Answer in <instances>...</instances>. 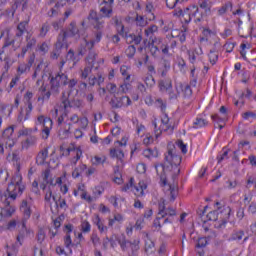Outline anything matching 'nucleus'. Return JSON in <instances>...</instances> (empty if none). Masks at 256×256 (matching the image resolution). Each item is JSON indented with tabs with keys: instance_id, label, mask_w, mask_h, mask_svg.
<instances>
[{
	"instance_id": "obj_1",
	"label": "nucleus",
	"mask_w": 256,
	"mask_h": 256,
	"mask_svg": "<svg viewBox=\"0 0 256 256\" xmlns=\"http://www.w3.org/2000/svg\"><path fill=\"white\" fill-rule=\"evenodd\" d=\"M167 153L165 154V162L163 164H156L155 169L157 175L160 176V181L164 187L170 191V201H175L177 197V184L175 183V177L179 175L181 165V156L177 154L175 145L168 144Z\"/></svg>"
},
{
	"instance_id": "obj_2",
	"label": "nucleus",
	"mask_w": 256,
	"mask_h": 256,
	"mask_svg": "<svg viewBox=\"0 0 256 256\" xmlns=\"http://www.w3.org/2000/svg\"><path fill=\"white\" fill-rule=\"evenodd\" d=\"M23 183V177H21V174L17 173L13 176L10 184L8 185V188L6 190V193L4 195H1V201L2 203H5L6 207L0 208V222L6 221L15 213V208L12 206H9V199H12V201H15L17 199V195L19 193H23L25 191V185Z\"/></svg>"
},
{
	"instance_id": "obj_3",
	"label": "nucleus",
	"mask_w": 256,
	"mask_h": 256,
	"mask_svg": "<svg viewBox=\"0 0 256 256\" xmlns=\"http://www.w3.org/2000/svg\"><path fill=\"white\" fill-rule=\"evenodd\" d=\"M85 33V22H81L80 25L72 22L68 26L67 31L60 34L58 37V43L63 45V43H65L66 37H72L73 39H81V37H83L80 47L78 48V53L79 55H85L87 51H91V49L95 47V41L89 38V36Z\"/></svg>"
},
{
	"instance_id": "obj_4",
	"label": "nucleus",
	"mask_w": 256,
	"mask_h": 256,
	"mask_svg": "<svg viewBox=\"0 0 256 256\" xmlns=\"http://www.w3.org/2000/svg\"><path fill=\"white\" fill-rule=\"evenodd\" d=\"M51 93H54L57 95L59 93V83L61 85H68V87H75L77 85V80L76 79H70L67 77L65 74L59 73L57 76L51 79Z\"/></svg>"
},
{
	"instance_id": "obj_5",
	"label": "nucleus",
	"mask_w": 256,
	"mask_h": 256,
	"mask_svg": "<svg viewBox=\"0 0 256 256\" xmlns=\"http://www.w3.org/2000/svg\"><path fill=\"white\" fill-rule=\"evenodd\" d=\"M64 179L65 177L55 178V176L51 174V170L46 169L44 172H42L40 177V189L45 191V189H47V185H52V187H55V185H61Z\"/></svg>"
},
{
	"instance_id": "obj_6",
	"label": "nucleus",
	"mask_w": 256,
	"mask_h": 256,
	"mask_svg": "<svg viewBox=\"0 0 256 256\" xmlns=\"http://www.w3.org/2000/svg\"><path fill=\"white\" fill-rule=\"evenodd\" d=\"M205 45H213L217 47L219 45V37L217 33L209 29L203 30V37L200 38V47H205Z\"/></svg>"
},
{
	"instance_id": "obj_7",
	"label": "nucleus",
	"mask_w": 256,
	"mask_h": 256,
	"mask_svg": "<svg viewBox=\"0 0 256 256\" xmlns=\"http://www.w3.org/2000/svg\"><path fill=\"white\" fill-rule=\"evenodd\" d=\"M160 49L164 55H167V53H169V45L167 44V40L155 37L154 39H152L150 45V51L152 55H157Z\"/></svg>"
},
{
	"instance_id": "obj_8",
	"label": "nucleus",
	"mask_w": 256,
	"mask_h": 256,
	"mask_svg": "<svg viewBox=\"0 0 256 256\" xmlns=\"http://www.w3.org/2000/svg\"><path fill=\"white\" fill-rule=\"evenodd\" d=\"M154 133L156 137H159L163 131H168L171 128V124H169V116L164 114L161 117V120L155 118L153 120Z\"/></svg>"
},
{
	"instance_id": "obj_9",
	"label": "nucleus",
	"mask_w": 256,
	"mask_h": 256,
	"mask_svg": "<svg viewBox=\"0 0 256 256\" xmlns=\"http://www.w3.org/2000/svg\"><path fill=\"white\" fill-rule=\"evenodd\" d=\"M38 123L42 125V137L43 139H49V135L51 133V130L53 129V120L49 117H45L43 115L38 116L37 118Z\"/></svg>"
},
{
	"instance_id": "obj_10",
	"label": "nucleus",
	"mask_w": 256,
	"mask_h": 256,
	"mask_svg": "<svg viewBox=\"0 0 256 256\" xmlns=\"http://www.w3.org/2000/svg\"><path fill=\"white\" fill-rule=\"evenodd\" d=\"M95 61H97V54L90 53L89 56L87 57L86 66L80 70L82 79H87V77L91 75V71L93 67H95Z\"/></svg>"
},
{
	"instance_id": "obj_11",
	"label": "nucleus",
	"mask_w": 256,
	"mask_h": 256,
	"mask_svg": "<svg viewBox=\"0 0 256 256\" xmlns=\"http://www.w3.org/2000/svg\"><path fill=\"white\" fill-rule=\"evenodd\" d=\"M115 0H99L100 17H111L113 15V3Z\"/></svg>"
},
{
	"instance_id": "obj_12",
	"label": "nucleus",
	"mask_w": 256,
	"mask_h": 256,
	"mask_svg": "<svg viewBox=\"0 0 256 256\" xmlns=\"http://www.w3.org/2000/svg\"><path fill=\"white\" fill-rule=\"evenodd\" d=\"M59 127V137L61 139H67L69 137V132L71 131V123L65 122V117L60 116L58 118Z\"/></svg>"
},
{
	"instance_id": "obj_13",
	"label": "nucleus",
	"mask_w": 256,
	"mask_h": 256,
	"mask_svg": "<svg viewBox=\"0 0 256 256\" xmlns=\"http://www.w3.org/2000/svg\"><path fill=\"white\" fill-rule=\"evenodd\" d=\"M9 47H13L15 51L16 49H19V47H21V42L20 41L16 42L15 40L6 42V45L3 47V50L0 53V60L5 61V63L9 62V53H8Z\"/></svg>"
},
{
	"instance_id": "obj_14",
	"label": "nucleus",
	"mask_w": 256,
	"mask_h": 256,
	"mask_svg": "<svg viewBox=\"0 0 256 256\" xmlns=\"http://www.w3.org/2000/svg\"><path fill=\"white\" fill-rule=\"evenodd\" d=\"M131 98L128 96L114 97L111 99V105L114 109H121L122 107H129L131 105Z\"/></svg>"
},
{
	"instance_id": "obj_15",
	"label": "nucleus",
	"mask_w": 256,
	"mask_h": 256,
	"mask_svg": "<svg viewBox=\"0 0 256 256\" xmlns=\"http://www.w3.org/2000/svg\"><path fill=\"white\" fill-rule=\"evenodd\" d=\"M176 91L178 92V95L182 99H187L193 95V91L191 90V87L188 86V84L177 82L176 83Z\"/></svg>"
},
{
	"instance_id": "obj_16",
	"label": "nucleus",
	"mask_w": 256,
	"mask_h": 256,
	"mask_svg": "<svg viewBox=\"0 0 256 256\" xmlns=\"http://www.w3.org/2000/svg\"><path fill=\"white\" fill-rule=\"evenodd\" d=\"M216 207H217L216 211L218 212L219 221H222L223 223H225V221H227V219H229L231 215V207L221 206V203L219 202L216 203Z\"/></svg>"
},
{
	"instance_id": "obj_17",
	"label": "nucleus",
	"mask_w": 256,
	"mask_h": 256,
	"mask_svg": "<svg viewBox=\"0 0 256 256\" xmlns=\"http://www.w3.org/2000/svg\"><path fill=\"white\" fill-rule=\"evenodd\" d=\"M174 17H181L184 23H190L193 19V16L191 14V6L185 8L184 10H182L181 8L176 9L174 11Z\"/></svg>"
},
{
	"instance_id": "obj_18",
	"label": "nucleus",
	"mask_w": 256,
	"mask_h": 256,
	"mask_svg": "<svg viewBox=\"0 0 256 256\" xmlns=\"http://www.w3.org/2000/svg\"><path fill=\"white\" fill-rule=\"evenodd\" d=\"M63 155H75V157L71 160V163L72 165H77V161L81 159L83 151H81L79 148H75V146H70L63 152Z\"/></svg>"
},
{
	"instance_id": "obj_19",
	"label": "nucleus",
	"mask_w": 256,
	"mask_h": 256,
	"mask_svg": "<svg viewBox=\"0 0 256 256\" xmlns=\"http://www.w3.org/2000/svg\"><path fill=\"white\" fill-rule=\"evenodd\" d=\"M67 63L69 67H75L77 63H79V59L77 56H75V52L73 50H69L66 55V61L62 60L60 62V69H62L63 65Z\"/></svg>"
},
{
	"instance_id": "obj_20",
	"label": "nucleus",
	"mask_w": 256,
	"mask_h": 256,
	"mask_svg": "<svg viewBox=\"0 0 256 256\" xmlns=\"http://www.w3.org/2000/svg\"><path fill=\"white\" fill-rule=\"evenodd\" d=\"M74 195L77 197H81V199H84V201H87L88 203H93L94 198L91 197L89 194H87V190H85V185L81 184L78 186L76 190H74Z\"/></svg>"
},
{
	"instance_id": "obj_21",
	"label": "nucleus",
	"mask_w": 256,
	"mask_h": 256,
	"mask_svg": "<svg viewBox=\"0 0 256 256\" xmlns=\"http://www.w3.org/2000/svg\"><path fill=\"white\" fill-rule=\"evenodd\" d=\"M159 215L163 217H174L177 215L174 209L168 208L165 210V200L161 199L159 202Z\"/></svg>"
},
{
	"instance_id": "obj_22",
	"label": "nucleus",
	"mask_w": 256,
	"mask_h": 256,
	"mask_svg": "<svg viewBox=\"0 0 256 256\" xmlns=\"http://www.w3.org/2000/svg\"><path fill=\"white\" fill-rule=\"evenodd\" d=\"M110 157L122 161L123 157H125V148L114 144V147L110 149Z\"/></svg>"
},
{
	"instance_id": "obj_23",
	"label": "nucleus",
	"mask_w": 256,
	"mask_h": 256,
	"mask_svg": "<svg viewBox=\"0 0 256 256\" xmlns=\"http://www.w3.org/2000/svg\"><path fill=\"white\" fill-rule=\"evenodd\" d=\"M69 119L72 123H78L80 129H87V127L89 125V120L85 116L82 118H79V116L77 114H72L69 117Z\"/></svg>"
},
{
	"instance_id": "obj_24",
	"label": "nucleus",
	"mask_w": 256,
	"mask_h": 256,
	"mask_svg": "<svg viewBox=\"0 0 256 256\" xmlns=\"http://www.w3.org/2000/svg\"><path fill=\"white\" fill-rule=\"evenodd\" d=\"M18 227H20V230L17 236V240L19 241V243H21L25 237H29V235H31V233L33 232L29 228H27V226L25 225V221H22L21 224L18 225Z\"/></svg>"
},
{
	"instance_id": "obj_25",
	"label": "nucleus",
	"mask_w": 256,
	"mask_h": 256,
	"mask_svg": "<svg viewBox=\"0 0 256 256\" xmlns=\"http://www.w3.org/2000/svg\"><path fill=\"white\" fill-rule=\"evenodd\" d=\"M62 105L64 109H67V107H74L75 109H81L83 107V101L79 98H74L73 100H63Z\"/></svg>"
},
{
	"instance_id": "obj_26",
	"label": "nucleus",
	"mask_w": 256,
	"mask_h": 256,
	"mask_svg": "<svg viewBox=\"0 0 256 256\" xmlns=\"http://www.w3.org/2000/svg\"><path fill=\"white\" fill-rule=\"evenodd\" d=\"M158 87L162 93L165 91L168 93L173 88V81L170 78L160 80Z\"/></svg>"
},
{
	"instance_id": "obj_27",
	"label": "nucleus",
	"mask_w": 256,
	"mask_h": 256,
	"mask_svg": "<svg viewBox=\"0 0 256 256\" xmlns=\"http://www.w3.org/2000/svg\"><path fill=\"white\" fill-rule=\"evenodd\" d=\"M93 223L94 225H96L98 231H100V233H107L108 231V227L105 225V221H103L101 219V217H99V215H95L94 219H93Z\"/></svg>"
},
{
	"instance_id": "obj_28",
	"label": "nucleus",
	"mask_w": 256,
	"mask_h": 256,
	"mask_svg": "<svg viewBox=\"0 0 256 256\" xmlns=\"http://www.w3.org/2000/svg\"><path fill=\"white\" fill-rule=\"evenodd\" d=\"M191 14L195 23L203 21V18L205 17L203 12L200 10L199 6H191Z\"/></svg>"
},
{
	"instance_id": "obj_29",
	"label": "nucleus",
	"mask_w": 256,
	"mask_h": 256,
	"mask_svg": "<svg viewBox=\"0 0 256 256\" xmlns=\"http://www.w3.org/2000/svg\"><path fill=\"white\" fill-rule=\"evenodd\" d=\"M206 213H207V207H205L202 212V221H207V220H205V216L208 218V221L219 220V216H218L219 212L217 210L210 211L208 214H206Z\"/></svg>"
},
{
	"instance_id": "obj_30",
	"label": "nucleus",
	"mask_w": 256,
	"mask_h": 256,
	"mask_svg": "<svg viewBox=\"0 0 256 256\" xmlns=\"http://www.w3.org/2000/svg\"><path fill=\"white\" fill-rule=\"evenodd\" d=\"M20 211L23 213L24 219H29L32 213L31 204H29L27 200H23L20 206Z\"/></svg>"
},
{
	"instance_id": "obj_31",
	"label": "nucleus",
	"mask_w": 256,
	"mask_h": 256,
	"mask_svg": "<svg viewBox=\"0 0 256 256\" xmlns=\"http://www.w3.org/2000/svg\"><path fill=\"white\" fill-rule=\"evenodd\" d=\"M200 11L204 14V17L211 15V2L203 0L199 3Z\"/></svg>"
},
{
	"instance_id": "obj_32",
	"label": "nucleus",
	"mask_w": 256,
	"mask_h": 256,
	"mask_svg": "<svg viewBox=\"0 0 256 256\" xmlns=\"http://www.w3.org/2000/svg\"><path fill=\"white\" fill-rule=\"evenodd\" d=\"M75 1H77V0H59L56 4V8H52L48 12L49 17H55V15H57V7H59V5H61L62 7H63V5H67V3L69 5H73V3H75Z\"/></svg>"
},
{
	"instance_id": "obj_33",
	"label": "nucleus",
	"mask_w": 256,
	"mask_h": 256,
	"mask_svg": "<svg viewBox=\"0 0 256 256\" xmlns=\"http://www.w3.org/2000/svg\"><path fill=\"white\" fill-rule=\"evenodd\" d=\"M147 189V184L143 181H140L138 185L132 188V191L136 197H143V192Z\"/></svg>"
},
{
	"instance_id": "obj_34",
	"label": "nucleus",
	"mask_w": 256,
	"mask_h": 256,
	"mask_svg": "<svg viewBox=\"0 0 256 256\" xmlns=\"http://www.w3.org/2000/svg\"><path fill=\"white\" fill-rule=\"evenodd\" d=\"M238 33L240 37H251L253 35V25H251L249 28L245 26H240Z\"/></svg>"
},
{
	"instance_id": "obj_35",
	"label": "nucleus",
	"mask_w": 256,
	"mask_h": 256,
	"mask_svg": "<svg viewBox=\"0 0 256 256\" xmlns=\"http://www.w3.org/2000/svg\"><path fill=\"white\" fill-rule=\"evenodd\" d=\"M47 155H49V152L47 151V149L40 151L36 157L37 165H45V161L47 160Z\"/></svg>"
},
{
	"instance_id": "obj_36",
	"label": "nucleus",
	"mask_w": 256,
	"mask_h": 256,
	"mask_svg": "<svg viewBox=\"0 0 256 256\" xmlns=\"http://www.w3.org/2000/svg\"><path fill=\"white\" fill-rule=\"evenodd\" d=\"M116 223H123V216L115 213L113 217L108 218V227H113Z\"/></svg>"
},
{
	"instance_id": "obj_37",
	"label": "nucleus",
	"mask_w": 256,
	"mask_h": 256,
	"mask_svg": "<svg viewBox=\"0 0 256 256\" xmlns=\"http://www.w3.org/2000/svg\"><path fill=\"white\" fill-rule=\"evenodd\" d=\"M143 155L146 159H155L159 157V150L148 148L144 150Z\"/></svg>"
},
{
	"instance_id": "obj_38",
	"label": "nucleus",
	"mask_w": 256,
	"mask_h": 256,
	"mask_svg": "<svg viewBox=\"0 0 256 256\" xmlns=\"http://www.w3.org/2000/svg\"><path fill=\"white\" fill-rule=\"evenodd\" d=\"M37 143V137L29 136L27 140L22 142V149H29V147H33Z\"/></svg>"
},
{
	"instance_id": "obj_39",
	"label": "nucleus",
	"mask_w": 256,
	"mask_h": 256,
	"mask_svg": "<svg viewBox=\"0 0 256 256\" xmlns=\"http://www.w3.org/2000/svg\"><path fill=\"white\" fill-rule=\"evenodd\" d=\"M145 11L146 13H148V21H155V14H153V11H155V7H153L152 3L148 2L146 4Z\"/></svg>"
},
{
	"instance_id": "obj_40",
	"label": "nucleus",
	"mask_w": 256,
	"mask_h": 256,
	"mask_svg": "<svg viewBox=\"0 0 256 256\" xmlns=\"http://www.w3.org/2000/svg\"><path fill=\"white\" fill-rule=\"evenodd\" d=\"M145 253H147V255L155 253V243L149 238L145 242Z\"/></svg>"
},
{
	"instance_id": "obj_41",
	"label": "nucleus",
	"mask_w": 256,
	"mask_h": 256,
	"mask_svg": "<svg viewBox=\"0 0 256 256\" xmlns=\"http://www.w3.org/2000/svg\"><path fill=\"white\" fill-rule=\"evenodd\" d=\"M141 35H135V34H130L126 36V41L127 43H134V45H139L142 41Z\"/></svg>"
},
{
	"instance_id": "obj_42",
	"label": "nucleus",
	"mask_w": 256,
	"mask_h": 256,
	"mask_svg": "<svg viewBox=\"0 0 256 256\" xmlns=\"http://www.w3.org/2000/svg\"><path fill=\"white\" fill-rule=\"evenodd\" d=\"M90 19H93L95 21L94 24V29H97L98 31L100 29H103V22L99 20V18L97 17V13L92 11L90 13Z\"/></svg>"
},
{
	"instance_id": "obj_43",
	"label": "nucleus",
	"mask_w": 256,
	"mask_h": 256,
	"mask_svg": "<svg viewBox=\"0 0 256 256\" xmlns=\"http://www.w3.org/2000/svg\"><path fill=\"white\" fill-rule=\"evenodd\" d=\"M114 25L116 26V29L119 33L122 35L125 34V26H123V23L121 22V18L119 17H114L113 18Z\"/></svg>"
},
{
	"instance_id": "obj_44",
	"label": "nucleus",
	"mask_w": 256,
	"mask_h": 256,
	"mask_svg": "<svg viewBox=\"0 0 256 256\" xmlns=\"http://www.w3.org/2000/svg\"><path fill=\"white\" fill-rule=\"evenodd\" d=\"M219 59V53L215 50H210L208 53V60L211 63V65H215Z\"/></svg>"
},
{
	"instance_id": "obj_45",
	"label": "nucleus",
	"mask_w": 256,
	"mask_h": 256,
	"mask_svg": "<svg viewBox=\"0 0 256 256\" xmlns=\"http://www.w3.org/2000/svg\"><path fill=\"white\" fill-rule=\"evenodd\" d=\"M243 237H245V232H243V230H239V231L233 232L230 235V241H241Z\"/></svg>"
},
{
	"instance_id": "obj_46",
	"label": "nucleus",
	"mask_w": 256,
	"mask_h": 256,
	"mask_svg": "<svg viewBox=\"0 0 256 256\" xmlns=\"http://www.w3.org/2000/svg\"><path fill=\"white\" fill-rule=\"evenodd\" d=\"M173 39H178L179 41H181V43H183V41H185V32L180 31V30H173L171 33Z\"/></svg>"
},
{
	"instance_id": "obj_47",
	"label": "nucleus",
	"mask_w": 256,
	"mask_h": 256,
	"mask_svg": "<svg viewBox=\"0 0 256 256\" xmlns=\"http://www.w3.org/2000/svg\"><path fill=\"white\" fill-rule=\"evenodd\" d=\"M120 73L124 77V81H130L131 73H129V67L126 65L121 66Z\"/></svg>"
},
{
	"instance_id": "obj_48",
	"label": "nucleus",
	"mask_w": 256,
	"mask_h": 256,
	"mask_svg": "<svg viewBox=\"0 0 256 256\" xmlns=\"http://www.w3.org/2000/svg\"><path fill=\"white\" fill-rule=\"evenodd\" d=\"M246 189L249 191H255L256 189V178L255 177H249L246 181Z\"/></svg>"
},
{
	"instance_id": "obj_49",
	"label": "nucleus",
	"mask_w": 256,
	"mask_h": 256,
	"mask_svg": "<svg viewBox=\"0 0 256 256\" xmlns=\"http://www.w3.org/2000/svg\"><path fill=\"white\" fill-rule=\"evenodd\" d=\"M51 199L54 201L55 205H59L57 196H53V192L51 191V189H48V191L45 194V201H47L48 203H51Z\"/></svg>"
},
{
	"instance_id": "obj_50",
	"label": "nucleus",
	"mask_w": 256,
	"mask_h": 256,
	"mask_svg": "<svg viewBox=\"0 0 256 256\" xmlns=\"http://www.w3.org/2000/svg\"><path fill=\"white\" fill-rule=\"evenodd\" d=\"M85 169H87V165L85 164L80 165L79 168H75L72 172V177H74V179H77V177H81V173H83Z\"/></svg>"
},
{
	"instance_id": "obj_51",
	"label": "nucleus",
	"mask_w": 256,
	"mask_h": 256,
	"mask_svg": "<svg viewBox=\"0 0 256 256\" xmlns=\"http://www.w3.org/2000/svg\"><path fill=\"white\" fill-rule=\"evenodd\" d=\"M129 91H131V83L124 80V83L118 88V93H129Z\"/></svg>"
},
{
	"instance_id": "obj_52",
	"label": "nucleus",
	"mask_w": 256,
	"mask_h": 256,
	"mask_svg": "<svg viewBox=\"0 0 256 256\" xmlns=\"http://www.w3.org/2000/svg\"><path fill=\"white\" fill-rule=\"evenodd\" d=\"M105 161H106L105 156H94L91 159L92 165H96V166L103 165Z\"/></svg>"
},
{
	"instance_id": "obj_53",
	"label": "nucleus",
	"mask_w": 256,
	"mask_h": 256,
	"mask_svg": "<svg viewBox=\"0 0 256 256\" xmlns=\"http://www.w3.org/2000/svg\"><path fill=\"white\" fill-rule=\"evenodd\" d=\"M158 30L159 28L157 27V25H151L144 30V35L146 37H151L153 33H157Z\"/></svg>"
},
{
	"instance_id": "obj_54",
	"label": "nucleus",
	"mask_w": 256,
	"mask_h": 256,
	"mask_svg": "<svg viewBox=\"0 0 256 256\" xmlns=\"http://www.w3.org/2000/svg\"><path fill=\"white\" fill-rule=\"evenodd\" d=\"M209 122L206 119L203 118H197L196 121L194 122V127L195 129H199L201 127H207Z\"/></svg>"
},
{
	"instance_id": "obj_55",
	"label": "nucleus",
	"mask_w": 256,
	"mask_h": 256,
	"mask_svg": "<svg viewBox=\"0 0 256 256\" xmlns=\"http://www.w3.org/2000/svg\"><path fill=\"white\" fill-rule=\"evenodd\" d=\"M168 98L170 99V101H177L180 96H179V92L177 91V85L175 86L174 90H171L168 92Z\"/></svg>"
},
{
	"instance_id": "obj_56",
	"label": "nucleus",
	"mask_w": 256,
	"mask_h": 256,
	"mask_svg": "<svg viewBox=\"0 0 256 256\" xmlns=\"http://www.w3.org/2000/svg\"><path fill=\"white\" fill-rule=\"evenodd\" d=\"M26 41H27V44H26L27 49H31V47H35V45L37 44V40L31 34L27 35Z\"/></svg>"
},
{
	"instance_id": "obj_57",
	"label": "nucleus",
	"mask_w": 256,
	"mask_h": 256,
	"mask_svg": "<svg viewBox=\"0 0 256 256\" xmlns=\"http://www.w3.org/2000/svg\"><path fill=\"white\" fill-rule=\"evenodd\" d=\"M136 24L139 25V27H147L149 24V19H147V17L144 18L143 16H137Z\"/></svg>"
},
{
	"instance_id": "obj_58",
	"label": "nucleus",
	"mask_w": 256,
	"mask_h": 256,
	"mask_svg": "<svg viewBox=\"0 0 256 256\" xmlns=\"http://www.w3.org/2000/svg\"><path fill=\"white\" fill-rule=\"evenodd\" d=\"M106 89H107L108 93H111L114 96L119 95V91H117V85H115L114 83H109L106 86Z\"/></svg>"
},
{
	"instance_id": "obj_59",
	"label": "nucleus",
	"mask_w": 256,
	"mask_h": 256,
	"mask_svg": "<svg viewBox=\"0 0 256 256\" xmlns=\"http://www.w3.org/2000/svg\"><path fill=\"white\" fill-rule=\"evenodd\" d=\"M91 242L94 245V247H101V238L99 237V235L95 233L91 235Z\"/></svg>"
},
{
	"instance_id": "obj_60",
	"label": "nucleus",
	"mask_w": 256,
	"mask_h": 256,
	"mask_svg": "<svg viewBox=\"0 0 256 256\" xmlns=\"http://www.w3.org/2000/svg\"><path fill=\"white\" fill-rule=\"evenodd\" d=\"M81 231L83 233H90L91 232V224L89 223V221H87V220L82 221Z\"/></svg>"
},
{
	"instance_id": "obj_61",
	"label": "nucleus",
	"mask_w": 256,
	"mask_h": 256,
	"mask_svg": "<svg viewBox=\"0 0 256 256\" xmlns=\"http://www.w3.org/2000/svg\"><path fill=\"white\" fill-rule=\"evenodd\" d=\"M14 131L15 130H14L13 126L6 128L3 132L4 139H11V136L13 135Z\"/></svg>"
},
{
	"instance_id": "obj_62",
	"label": "nucleus",
	"mask_w": 256,
	"mask_h": 256,
	"mask_svg": "<svg viewBox=\"0 0 256 256\" xmlns=\"http://www.w3.org/2000/svg\"><path fill=\"white\" fill-rule=\"evenodd\" d=\"M49 29H51V26H49V23H44L40 29V37H45V35L49 33Z\"/></svg>"
},
{
	"instance_id": "obj_63",
	"label": "nucleus",
	"mask_w": 256,
	"mask_h": 256,
	"mask_svg": "<svg viewBox=\"0 0 256 256\" xmlns=\"http://www.w3.org/2000/svg\"><path fill=\"white\" fill-rule=\"evenodd\" d=\"M27 27V22H21L20 24H18V33L16 34L17 37H21V35H23V33L25 32V28Z\"/></svg>"
},
{
	"instance_id": "obj_64",
	"label": "nucleus",
	"mask_w": 256,
	"mask_h": 256,
	"mask_svg": "<svg viewBox=\"0 0 256 256\" xmlns=\"http://www.w3.org/2000/svg\"><path fill=\"white\" fill-rule=\"evenodd\" d=\"M37 241L38 243H43V241H45V229L39 228L37 234Z\"/></svg>"
}]
</instances>
